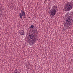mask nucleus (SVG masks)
<instances>
[{
  "label": "nucleus",
  "mask_w": 73,
  "mask_h": 73,
  "mask_svg": "<svg viewBox=\"0 0 73 73\" xmlns=\"http://www.w3.org/2000/svg\"><path fill=\"white\" fill-rule=\"evenodd\" d=\"M73 6V3L71 2H67L66 4L64 9L65 12H68L70 11L72 9V6Z\"/></svg>",
  "instance_id": "7ed1b4c3"
},
{
  "label": "nucleus",
  "mask_w": 73,
  "mask_h": 73,
  "mask_svg": "<svg viewBox=\"0 0 73 73\" xmlns=\"http://www.w3.org/2000/svg\"><path fill=\"white\" fill-rule=\"evenodd\" d=\"M72 20V18L70 16H68L66 18V24H64V27L66 28H68L69 26H70L72 25V23H71Z\"/></svg>",
  "instance_id": "f03ea898"
},
{
  "label": "nucleus",
  "mask_w": 73,
  "mask_h": 73,
  "mask_svg": "<svg viewBox=\"0 0 73 73\" xmlns=\"http://www.w3.org/2000/svg\"><path fill=\"white\" fill-rule=\"evenodd\" d=\"M21 13H19V15L21 19H23V18H25V13L24 12V11L23 10H22L21 11ZM22 15L23 17H22Z\"/></svg>",
  "instance_id": "20e7f679"
},
{
  "label": "nucleus",
  "mask_w": 73,
  "mask_h": 73,
  "mask_svg": "<svg viewBox=\"0 0 73 73\" xmlns=\"http://www.w3.org/2000/svg\"><path fill=\"white\" fill-rule=\"evenodd\" d=\"M71 15H73V12L72 13H71Z\"/></svg>",
  "instance_id": "9b49d317"
},
{
  "label": "nucleus",
  "mask_w": 73,
  "mask_h": 73,
  "mask_svg": "<svg viewBox=\"0 0 73 73\" xmlns=\"http://www.w3.org/2000/svg\"><path fill=\"white\" fill-rule=\"evenodd\" d=\"M16 72H17L16 71V70H15L14 71V73H15Z\"/></svg>",
  "instance_id": "f8f14e48"
},
{
  "label": "nucleus",
  "mask_w": 73,
  "mask_h": 73,
  "mask_svg": "<svg viewBox=\"0 0 73 73\" xmlns=\"http://www.w3.org/2000/svg\"><path fill=\"white\" fill-rule=\"evenodd\" d=\"M69 16V13H68L67 12L66 13L65 16H66V17H67V16Z\"/></svg>",
  "instance_id": "9d476101"
},
{
  "label": "nucleus",
  "mask_w": 73,
  "mask_h": 73,
  "mask_svg": "<svg viewBox=\"0 0 73 73\" xmlns=\"http://www.w3.org/2000/svg\"><path fill=\"white\" fill-rule=\"evenodd\" d=\"M19 33H20V35H21V36L24 35L25 33L24 31H23V30H21L19 32Z\"/></svg>",
  "instance_id": "423d86ee"
},
{
  "label": "nucleus",
  "mask_w": 73,
  "mask_h": 73,
  "mask_svg": "<svg viewBox=\"0 0 73 73\" xmlns=\"http://www.w3.org/2000/svg\"><path fill=\"white\" fill-rule=\"evenodd\" d=\"M15 73H17V71H16L15 72Z\"/></svg>",
  "instance_id": "ddd939ff"
},
{
  "label": "nucleus",
  "mask_w": 73,
  "mask_h": 73,
  "mask_svg": "<svg viewBox=\"0 0 73 73\" xmlns=\"http://www.w3.org/2000/svg\"><path fill=\"white\" fill-rule=\"evenodd\" d=\"M53 9H55V10H57V11L58 10V9H57V7L56 6H54L53 7Z\"/></svg>",
  "instance_id": "0eeeda50"
},
{
  "label": "nucleus",
  "mask_w": 73,
  "mask_h": 73,
  "mask_svg": "<svg viewBox=\"0 0 73 73\" xmlns=\"http://www.w3.org/2000/svg\"><path fill=\"white\" fill-rule=\"evenodd\" d=\"M56 13V10H55V9H53V8L50 10V13H51V15H52V16H55Z\"/></svg>",
  "instance_id": "39448f33"
},
{
  "label": "nucleus",
  "mask_w": 73,
  "mask_h": 73,
  "mask_svg": "<svg viewBox=\"0 0 73 73\" xmlns=\"http://www.w3.org/2000/svg\"><path fill=\"white\" fill-rule=\"evenodd\" d=\"M31 32H33L35 34H36L35 33H37L38 32L37 31V29L36 28L35 29V31H33Z\"/></svg>",
  "instance_id": "6e6552de"
},
{
  "label": "nucleus",
  "mask_w": 73,
  "mask_h": 73,
  "mask_svg": "<svg viewBox=\"0 0 73 73\" xmlns=\"http://www.w3.org/2000/svg\"><path fill=\"white\" fill-rule=\"evenodd\" d=\"M33 28H34V26H33V25H31L30 27V28L32 29Z\"/></svg>",
  "instance_id": "1a4fd4ad"
},
{
  "label": "nucleus",
  "mask_w": 73,
  "mask_h": 73,
  "mask_svg": "<svg viewBox=\"0 0 73 73\" xmlns=\"http://www.w3.org/2000/svg\"><path fill=\"white\" fill-rule=\"evenodd\" d=\"M36 34L33 32H31L27 37V39L30 41V44L31 45L35 43L37 41V36Z\"/></svg>",
  "instance_id": "f257e3e1"
}]
</instances>
